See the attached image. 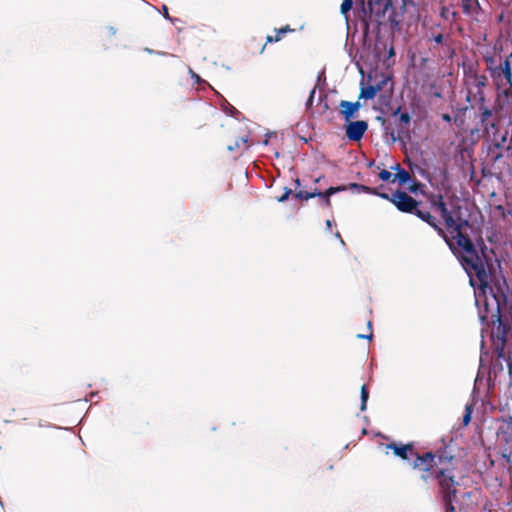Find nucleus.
I'll use <instances>...</instances> for the list:
<instances>
[{
  "label": "nucleus",
  "mask_w": 512,
  "mask_h": 512,
  "mask_svg": "<svg viewBox=\"0 0 512 512\" xmlns=\"http://www.w3.org/2000/svg\"><path fill=\"white\" fill-rule=\"evenodd\" d=\"M368 399H369V392L367 390L366 385H363L361 387V405H360V410L361 411H365L366 410Z\"/></svg>",
  "instance_id": "obj_26"
},
{
  "label": "nucleus",
  "mask_w": 512,
  "mask_h": 512,
  "mask_svg": "<svg viewBox=\"0 0 512 512\" xmlns=\"http://www.w3.org/2000/svg\"><path fill=\"white\" fill-rule=\"evenodd\" d=\"M481 347H482V349L484 348V341L483 340L481 341Z\"/></svg>",
  "instance_id": "obj_56"
},
{
  "label": "nucleus",
  "mask_w": 512,
  "mask_h": 512,
  "mask_svg": "<svg viewBox=\"0 0 512 512\" xmlns=\"http://www.w3.org/2000/svg\"><path fill=\"white\" fill-rule=\"evenodd\" d=\"M462 9L466 15L478 14L481 7L478 0H462Z\"/></svg>",
  "instance_id": "obj_17"
},
{
  "label": "nucleus",
  "mask_w": 512,
  "mask_h": 512,
  "mask_svg": "<svg viewBox=\"0 0 512 512\" xmlns=\"http://www.w3.org/2000/svg\"><path fill=\"white\" fill-rule=\"evenodd\" d=\"M336 237L340 239L342 245H345V242L341 239L339 232L336 233Z\"/></svg>",
  "instance_id": "obj_50"
},
{
  "label": "nucleus",
  "mask_w": 512,
  "mask_h": 512,
  "mask_svg": "<svg viewBox=\"0 0 512 512\" xmlns=\"http://www.w3.org/2000/svg\"><path fill=\"white\" fill-rule=\"evenodd\" d=\"M404 132H405V130L401 126H398L397 132H395L394 129L392 128V126H390V130L386 134L390 136L391 141L394 143L396 141L401 140L402 134Z\"/></svg>",
  "instance_id": "obj_23"
},
{
  "label": "nucleus",
  "mask_w": 512,
  "mask_h": 512,
  "mask_svg": "<svg viewBox=\"0 0 512 512\" xmlns=\"http://www.w3.org/2000/svg\"><path fill=\"white\" fill-rule=\"evenodd\" d=\"M380 89L381 87L379 85L362 86L359 98L365 100L373 99Z\"/></svg>",
  "instance_id": "obj_18"
},
{
  "label": "nucleus",
  "mask_w": 512,
  "mask_h": 512,
  "mask_svg": "<svg viewBox=\"0 0 512 512\" xmlns=\"http://www.w3.org/2000/svg\"><path fill=\"white\" fill-rule=\"evenodd\" d=\"M162 11H163V16L166 18V19H169L172 21V19L170 18L169 16V13H168V8L166 5H163L162 6Z\"/></svg>",
  "instance_id": "obj_43"
},
{
  "label": "nucleus",
  "mask_w": 512,
  "mask_h": 512,
  "mask_svg": "<svg viewBox=\"0 0 512 512\" xmlns=\"http://www.w3.org/2000/svg\"><path fill=\"white\" fill-rule=\"evenodd\" d=\"M414 214L421 220L429 224L432 228H434L437 231V233L445 240L450 250L454 251V243L447 237L444 230L438 225L436 218L432 216L430 212L422 211L417 208Z\"/></svg>",
  "instance_id": "obj_10"
},
{
  "label": "nucleus",
  "mask_w": 512,
  "mask_h": 512,
  "mask_svg": "<svg viewBox=\"0 0 512 512\" xmlns=\"http://www.w3.org/2000/svg\"><path fill=\"white\" fill-rule=\"evenodd\" d=\"M224 110L227 114H229L230 116H233V117H235L237 114H239L238 110L235 107H233L232 105H230L227 101H225Z\"/></svg>",
  "instance_id": "obj_32"
},
{
  "label": "nucleus",
  "mask_w": 512,
  "mask_h": 512,
  "mask_svg": "<svg viewBox=\"0 0 512 512\" xmlns=\"http://www.w3.org/2000/svg\"><path fill=\"white\" fill-rule=\"evenodd\" d=\"M487 84V77L470 71L466 74L467 102H485L483 88Z\"/></svg>",
  "instance_id": "obj_7"
},
{
  "label": "nucleus",
  "mask_w": 512,
  "mask_h": 512,
  "mask_svg": "<svg viewBox=\"0 0 512 512\" xmlns=\"http://www.w3.org/2000/svg\"><path fill=\"white\" fill-rule=\"evenodd\" d=\"M441 118H442L443 121H445L447 123H451L452 122V117L448 113L442 114Z\"/></svg>",
  "instance_id": "obj_40"
},
{
  "label": "nucleus",
  "mask_w": 512,
  "mask_h": 512,
  "mask_svg": "<svg viewBox=\"0 0 512 512\" xmlns=\"http://www.w3.org/2000/svg\"><path fill=\"white\" fill-rule=\"evenodd\" d=\"M345 189H346L345 186L329 187L324 192H321V195L319 197L323 198V204L326 207H330V205H331L330 197L332 195H334L335 193H337L339 191H343Z\"/></svg>",
  "instance_id": "obj_19"
},
{
  "label": "nucleus",
  "mask_w": 512,
  "mask_h": 512,
  "mask_svg": "<svg viewBox=\"0 0 512 512\" xmlns=\"http://www.w3.org/2000/svg\"><path fill=\"white\" fill-rule=\"evenodd\" d=\"M391 169L396 170L397 173H399V169H403L399 164H396L395 166L391 167Z\"/></svg>",
  "instance_id": "obj_49"
},
{
  "label": "nucleus",
  "mask_w": 512,
  "mask_h": 512,
  "mask_svg": "<svg viewBox=\"0 0 512 512\" xmlns=\"http://www.w3.org/2000/svg\"><path fill=\"white\" fill-rule=\"evenodd\" d=\"M144 50H145V52H147L149 54H158V55H163V56L167 55L165 52H157L150 48H145Z\"/></svg>",
  "instance_id": "obj_41"
},
{
  "label": "nucleus",
  "mask_w": 512,
  "mask_h": 512,
  "mask_svg": "<svg viewBox=\"0 0 512 512\" xmlns=\"http://www.w3.org/2000/svg\"><path fill=\"white\" fill-rule=\"evenodd\" d=\"M487 71L498 85H509L512 88V52L505 58L485 57Z\"/></svg>",
  "instance_id": "obj_5"
},
{
  "label": "nucleus",
  "mask_w": 512,
  "mask_h": 512,
  "mask_svg": "<svg viewBox=\"0 0 512 512\" xmlns=\"http://www.w3.org/2000/svg\"><path fill=\"white\" fill-rule=\"evenodd\" d=\"M324 99H326V94L320 91L317 99V104H320Z\"/></svg>",
  "instance_id": "obj_44"
},
{
  "label": "nucleus",
  "mask_w": 512,
  "mask_h": 512,
  "mask_svg": "<svg viewBox=\"0 0 512 512\" xmlns=\"http://www.w3.org/2000/svg\"><path fill=\"white\" fill-rule=\"evenodd\" d=\"M275 31H276L275 37L267 36V39H266L267 43L280 41L282 39L283 35H285L287 32L292 31V29L289 26H285L280 29H276Z\"/></svg>",
  "instance_id": "obj_21"
},
{
  "label": "nucleus",
  "mask_w": 512,
  "mask_h": 512,
  "mask_svg": "<svg viewBox=\"0 0 512 512\" xmlns=\"http://www.w3.org/2000/svg\"><path fill=\"white\" fill-rule=\"evenodd\" d=\"M421 478H422L424 481H428V479H429V475H428V474H423V475L421 476Z\"/></svg>",
  "instance_id": "obj_51"
},
{
  "label": "nucleus",
  "mask_w": 512,
  "mask_h": 512,
  "mask_svg": "<svg viewBox=\"0 0 512 512\" xmlns=\"http://www.w3.org/2000/svg\"><path fill=\"white\" fill-rule=\"evenodd\" d=\"M434 206H436L439 209L440 212H442L443 208L447 207L445 202L443 201V197L442 196H439V199L434 202Z\"/></svg>",
  "instance_id": "obj_38"
},
{
  "label": "nucleus",
  "mask_w": 512,
  "mask_h": 512,
  "mask_svg": "<svg viewBox=\"0 0 512 512\" xmlns=\"http://www.w3.org/2000/svg\"><path fill=\"white\" fill-rule=\"evenodd\" d=\"M367 129H368V124L366 121L358 120V121L349 122L346 125V137L350 141L358 142L363 138Z\"/></svg>",
  "instance_id": "obj_11"
},
{
  "label": "nucleus",
  "mask_w": 512,
  "mask_h": 512,
  "mask_svg": "<svg viewBox=\"0 0 512 512\" xmlns=\"http://www.w3.org/2000/svg\"><path fill=\"white\" fill-rule=\"evenodd\" d=\"M391 202L399 211L411 214L415 213L420 204V202L401 190H397L391 194Z\"/></svg>",
  "instance_id": "obj_8"
},
{
  "label": "nucleus",
  "mask_w": 512,
  "mask_h": 512,
  "mask_svg": "<svg viewBox=\"0 0 512 512\" xmlns=\"http://www.w3.org/2000/svg\"><path fill=\"white\" fill-rule=\"evenodd\" d=\"M291 194H292V190L288 187H284V193L277 200L279 202H285L286 200H288V198L290 197Z\"/></svg>",
  "instance_id": "obj_35"
},
{
  "label": "nucleus",
  "mask_w": 512,
  "mask_h": 512,
  "mask_svg": "<svg viewBox=\"0 0 512 512\" xmlns=\"http://www.w3.org/2000/svg\"><path fill=\"white\" fill-rule=\"evenodd\" d=\"M471 421V410L468 406H466L465 414L463 415V423L464 425H468Z\"/></svg>",
  "instance_id": "obj_37"
},
{
  "label": "nucleus",
  "mask_w": 512,
  "mask_h": 512,
  "mask_svg": "<svg viewBox=\"0 0 512 512\" xmlns=\"http://www.w3.org/2000/svg\"><path fill=\"white\" fill-rule=\"evenodd\" d=\"M508 373L512 377V358L509 356L507 359Z\"/></svg>",
  "instance_id": "obj_42"
},
{
  "label": "nucleus",
  "mask_w": 512,
  "mask_h": 512,
  "mask_svg": "<svg viewBox=\"0 0 512 512\" xmlns=\"http://www.w3.org/2000/svg\"><path fill=\"white\" fill-rule=\"evenodd\" d=\"M248 142V137L244 136L235 141L233 145H229L227 148L229 151H235L239 149L242 145H245Z\"/></svg>",
  "instance_id": "obj_28"
},
{
  "label": "nucleus",
  "mask_w": 512,
  "mask_h": 512,
  "mask_svg": "<svg viewBox=\"0 0 512 512\" xmlns=\"http://www.w3.org/2000/svg\"><path fill=\"white\" fill-rule=\"evenodd\" d=\"M315 95H316V87H314V88L311 90V92H310V94H309V97H308V99H307V101H306V108H307V109H311V108H312L313 103H314V100H316Z\"/></svg>",
  "instance_id": "obj_31"
},
{
  "label": "nucleus",
  "mask_w": 512,
  "mask_h": 512,
  "mask_svg": "<svg viewBox=\"0 0 512 512\" xmlns=\"http://www.w3.org/2000/svg\"><path fill=\"white\" fill-rule=\"evenodd\" d=\"M376 120L381 123V126H382L383 130L385 131V133H388V131L390 130L391 124L388 123L386 121V119L384 117H382V116L376 117Z\"/></svg>",
  "instance_id": "obj_34"
},
{
  "label": "nucleus",
  "mask_w": 512,
  "mask_h": 512,
  "mask_svg": "<svg viewBox=\"0 0 512 512\" xmlns=\"http://www.w3.org/2000/svg\"><path fill=\"white\" fill-rule=\"evenodd\" d=\"M362 14V30L365 37L370 32L371 24L375 23L379 30L381 26L389 24L392 30L398 28L396 11L391 0H357Z\"/></svg>",
  "instance_id": "obj_4"
},
{
  "label": "nucleus",
  "mask_w": 512,
  "mask_h": 512,
  "mask_svg": "<svg viewBox=\"0 0 512 512\" xmlns=\"http://www.w3.org/2000/svg\"><path fill=\"white\" fill-rule=\"evenodd\" d=\"M457 247L461 249V253L454 246L453 254L458 258L462 267L469 276L470 284L475 290L485 289L488 285L491 274L488 267L491 262L490 250L484 239L479 236L474 243L470 237L464 233L454 236Z\"/></svg>",
  "instance_id": "obj_3"
},
{
  "label": "nucleus",
  "mask_w": 512,
  "mask_h": 512,
  "mask_svg": "<svg viewBox=\"0 0 512 512\" xmlns=\"http://www.w3.org/2000/svg\"><path fill=\"white\" fill-rule=\"evenodd\" d=\"M435 478L437 479L440 493L445 508V512H456L453 502L456 499L457 486L459 483L451 470L440 469L436 472Z\"/></svg>",
  "instance_id": "obj_6"
},
{
  "label": "nucleus",
  "mask_w": 512,
  "mask_h": 512,
  "mask_svg": "<svg viewBox=\"0 0 512 512\" xmlns=\"http://www.w3.org/2000/svg\"><path fill=\"white\" fill-rule=\"evenodd\" d=\"M440 214L441 217L444 219L447 227H452V225H454V217L447 207L443 208Z\"/></svg>",
  "instance_id": "obj_24"
},
{
  "label": "nucleus",
  "mask_w": 512,
  "mask_h": 512,
  "mask_svg": "<svg viewBox=\"0 0 512 512\" xmlns=\"http://www.w3.org/2000/svg\"><path fill=\"white\" fill-rule=\"evenodd\" d=\"M502 423L503 425L498 429V434L502 436L506 443H509L512 440V415L502 418Z\"/></svg>",
  "instance_id": "obj_15"
},
{
  "label": "nucleus",
  "mask_w": 512,
  "mask_h": 512,
  "mask_svg": "<svg viewBox=\"0 0 512 512\" xmlns=\"http://www.w3.org/2000/svg\"><path fill=\"white\" fill-rule=\"evenodd\" d=\"M396 181H398L400 185H405L412 181V177L405 169H399V173H396L391 180L392 183H395Z\"/></svg>",
  "instance_id": "obj_20"
},
{
  "label": "nucleus",
  "mask_w": 512,
  "mask_h": 512,
  "mask_svg": "<svg viewBox=\"0 0 512 512\" xmlns=\"http://www.w3.org/2000/svg\"><path fill=\"white\" fill-rule=\"evenodd\" d=\"M295 184H296L297 187H299L301 185L300 179L297 178L295 180Z\"/></svg>",
  "instance_id": "obj_52"
},
{
  "label": "nucleus",
  "mask_w": 512,
  "mask_h": 512,
  "mask_svg": "<svg viewBox=\"0 0 512 512\" xmlns=\"http://www.w3.org/2000/svg\"><path fill=\"white\" fill-rule=\"evenodd\" d=\"M411 184L409 185L408 189L410 192L414 193V194H418L419 192L422 191V188H423V184L418 181V180H412L410 182Z\"/></svg>",
  "instance_id": "obj_29"
},
{
  "label": "nucleus",
  "mask_w": 512,
  "mask_h": 512,
  "mask_svg": "<svg viewBox=\"0 0 512 512\" xmlns=\"http://www.w3.org/2000/svg\"><path fill=\"white\" fill-rule=\"evenodd\" d=\"M443 458H444L443 456H438L439 463H442Z\"/></svg>",
  "instance_id": "obj_54"
},
{
  "label": "nucleus",
  "mask_w": 512,
  "mask_h": 512,
  "mask_svg": "<svg viewBox=\"0 0 512 512\" xmlns=\"http://www.w3.org/2000/svg\"><path fill=\"white\" fill-rule=\"evenodd\" d=\"M385 449L386 454L388 453V450H393L394 454L403 460L410 461L414 455L412 444L398 445L396 443H389L385 446Z\"/></svg>",
  "instance_id": "obj_13"
},
{
  "label": "nucleus",
  "mask_w": 512,
  "mask_h": 512,
  "mask_svg": "<svg viewBox=\"0 0 512 512\" xmlns=\"http://www.w3.org/2000/svg\"><path fill=\"white\" fill-rule=\"evenodd\" d=\"M189 74H190L191 78L195 81V83H197V84L205 83V81L198 74H196L191 68H189Z\"/></svg>",
  "instance_id": "obj_36"
},
{
  "label": "nucleus",
  "mask_w": 512,
  "mask_h": 512,
  "mask_svg": "<svg viewBox=\"0 0 512 512\" xmlns=\"http://www.w3.org/2000/svg\"><path fill=\"white\" fill-rule=\"evenodd\" d=\"M379 178L382 180V181H390L393 179V176L391 172H389L388 170H382L380 171L379 173Z\"/></svg>",
  "instance_id": "obj_33"
},
{
  "label": "nucleus",
  "mask_w": 512,
  "mask_h": 512,
  "mask_svg": "<svg viewBox=\"0 0 512 512\" xmlns=\"http://www.w3.org/2000/svg\"><path fill=\"white\" fill-rule=\"evenodd\" d=\"M401 113H402V112H401V107L399 106V107H397L395 110H393V112H392V116H393V117H397V116H398V118H399Z\"/></svg>",
  "instance_id": "obj_45"
},
{
  "label": "nucleus",
  "mask_w": 512,
  "mask_h": 512,
  "mask_svg": "<svg viewBox=\"0 0 512 512\" xmlns=\"http://www.w3.org/2000/svg\"><path fill=\"white\" fill-rule=\"evenodd\" d=\"M443 39L444 37L442 34H438L433 37V41L437 44H441L443 42Z\"/></svg>",
  "instance_id": "obj_39"
},
{
  "label": "nucleus",
  "mask_w": 512,
  "mask_h": 512,
  "mask_svg": "<svg viewBox=\"0 0 512 512\" xmlns=\"http://www.w3.org/2000/svg\"><path fill=\"white\" fill-rule=\"evenodd\" d=\"M457 247L461 249V253L454 246L453 254L458 258L462 267L469 276L470 284L475 290L485 289L488 285L491 274L488 267L491 262L490 250L484 239L479 236L474 243L470 237L464 233L454 236Z\"/></svg>",
  "instance_id": "obj_2"
},
{
  "label": "nucleus",
  "mask_w": 512,
  "mask_h": 512,
  "mask_svg": "<svg viewBox=\"0 0 512 512\" xmlns=\"http://www.w3.org/2000/svg\"><path fill=\"white\" fill-rule=\"evenodd\" d=\"M331 227H332V221H331V220H329V219H328V220H326V228H327V230H329V231H330V230H331Z\"/></svg>",
  "instance_id": "obj_48"
},
{
  "label": "nucleus",
  "mask_w": 512,
  "mask_h": 512,
  "mask_svg": "<svg viewBox=\"0 0 512 512\" xmlns=\"http://www.w3.org/2000/svg\"><path fill=\"white\" fill-rule=\"evenodd\" d=\"M340 107L342 108L341 113L343 114L346 121H348L350 118L354 117L355 113L361 107V104L360 102H350L342 100L340 102Z\"/></svg>",
  "instance_id": "obj_14"
},
{
  "label": "nucleus",
  "mask_w": 512,
  "mask_h": 512,
  "mask_svg": "<svg viewBox=\"0 0 512 512\" xmlns=\"http://www.w3.org/2000/svg\"><path fill=\"white\" fill-rule=\"evenodd\" d=\"M353 7V0H344L340 7V12L342 15L345 16L346 19H348L347 14Z\"/></svg>",
  "instance_id": "obj_27"
},
{
  "label": "nucleus",
  "mask_w": 512,
  "mask_h": 512,
  "mask_svg": "<svg viewBox=\"0 0 512 512\" xmlns=\"http://www.w3.org/2000/svg\"><path fill=\"white\" fill-rule=\"evenodd\" d=\"M320 195H321V191L315 189L313 192L298 191L295 193L294 197L297 199L308 200V199H311V198H314V197L320 196Z\"/></svg>",
  "instance_id": "obj_22"
},
{
  "label": "nucleus",
  "mask_w": 512,
  "mask_h": 512,
  "mask_svg": "<svg viewBox=\"0 0 512 512\" xmlns=\"http://www.w3.org/2000/svg\"><path fill=\"white\" fill-rule=\"evenodd\" d=\"M108 31H109L110 35H112V36H114L117 33V29L113 26H109Z\"/></svg>",
  "instance_id": "obj_47"
},
{
  "label": "nucleus",
  "mask_w": 512,
  "mask_h": 512,
  "mask_svg": "<svg viewBox=\"0 0 512 512\" xmlns=\"http://www.w3.org/2000/svg\"><path fill=\"white\" fill-rule=\"evenodd\" d=\"M472 109H477L481 127L488 131L489 127L494 128L495 123L492 120V110L485 105V102H468Z\"/></svg>",
  "instance_id": "obj_9"
},
{
  "label": "nucleus",
  "mask_w": 512,
  "mask_h": 512,
  "mask_svg": "<svg viewBox=\"0 0 512 512\" xmlns=\"http://www.w3.org/2000/svg\"><path fill=\"white\" fill-rule=\"evenodd\" d=\"M412 457H414V459L411 464L415 469L420 468L423 471L428 472L435 464L436 456L431 452H426L422 455L414 453Z\"/></svg>",
  "instance_id": "obj_12"
},
{
  "label": "nucleus",
  "mask_w": 512,
  "mask_h": 512,
  "mask_svg": "<svg viewBox=\"0 0 512 512\" xmlns=\"http://www.w3.org/2000/svg\"><path fill=\"white\" fill-rule=\"evenodd\" d=\"M475 304L482 323L492 324L491 340L498 358H505V345L511 327L502 321V314L507 308L506 295L492 287L475 290Z\"/></svg>",
  "instance_id": "obj_1"
},
{
  "label": "nucleus",
  "mask_w": 512,
  "mask_h": 512,
  "mask_svg": "<svg viewBox=\"0 0 512 512\" xmlns=\"http://www.w3.org/2000/svg\"><path fill=\"white\" fill-rule=\"evenodd\" d=\"M399 125L403 127L402 125H408L411 122V115L408 112H403L400 114V117L398 118Z\"/></svg>",
  "instance_id": "obj_30"
},
{
  "label": "nucleus",
  "mask_w": 512,
  "mask_h": 512,
  "mask_svg": "<svg viewBox=\"0 0 512 512\" xmlns=\"http://www.w3.org/2000/svg\"><path fill=\"white\" fill-rule=\"evenodd\" d=\"M350 188L351 189H357L359 191H363V192H366V193L377 195L380 198L385 199V200H389L391 202V195H389L388 193H384V192L383 193L378 192L377 189H375V188H370L368 186H365V185H362V184H357V183H351L350 184Z\"/></svg>",
  "instance_id": "obj_16"
},
{
  "label": "nucleus",
  "mask_w": 512,
  "mask_h": 512,
  "mask_svg": "<svg viewBox=\"0 0 512 512\" xmlns=\"http://www.w3.org/2000/svg\"><path fill=\"white\" fill-rule=\"evenodd\" d=\"M446 460L448 461H451L452 460V456H450L449 458L445 457Z\"/></svg>",
  "instance_id": "obj_55"
},
{
  "label": "nucleus",
  "mask_w": 512,
  "mask_h": 512,
  "mask_svg": "<svg viewBox=\"0 0 512 512\" xmlns=\"http://www.w3.org/2000/svg\"><path fill=\"white\" fill-rule=\"evenodd\" d=\"M469 225L468 220L458 218L457 220L454 219V225H452V229L456 232V234L463 233L462 229Z\"/></svg>",
  "instance_id": "obj_25"
},
{
  "label": "nucleus",
  "mask_w": 512,
  "mask_h": 512,
  "mask_svg": "<svg viewBox=\"0 0 512 512\" xmlns=\"http://www.w3.org/2000/svg\"><path fill=\"white\" fill-rule=\"evenodd\" d=\"M394 54H395L394 49H393V48H391V49H390V51H389V55H390V56H393Z\"/></svg>",
  "instance_id": "obj_53"
},
{
  "label": "nucleus",
  "mask_w": 512,
  "mask_h": 512,
  "mask_svg": "<svg viewBox=\"0 0 512 512\" xmlns=\"http://www.w3.org/2000/svg\"><path fill=\"white\" fill-rule=\"evenodd\" d=\"M357 337H358V338H360V339H369V340H370V339H372L373 334H372V333H370V334H368V335H365V334H358V335H357Z\"/></svg>",
  "instance_id": "obj_46"
}]
</instances>
